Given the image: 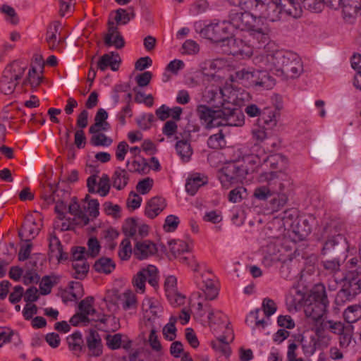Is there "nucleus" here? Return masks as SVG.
<instances>
[{"mask_svg":"<svg viewBox=\"0 0 361 361\" xmlns=\"http://www.w3.org/2000/svg\"><path fill=\"white\" fill-rule=\"evenodd\" d=\"M116 267L114 261L109 257H102L97 259L93 268L98 273L109 274L111 273Z\"/></svg>","mask_w":361,"mask_h":361,"instance_id":"31","label":"nucleus"},{"mask_svg":"<svg viewBox=\"0 0 361 361\" xmlns=\"http://www.w3.org/2000/svg\"><path fill=\"white\" fill-rule=\"evenodd\" d=\"M265 68L284 79H294L303 71L300 59L295 54L283 50H276L263 56Z\"/></svg>","mask_w":361,"mask_h":361,"instance_id":"1","label":"nucleus"},{"mask_svg":"<svg viewBox=\"0 0 361 361\" xmlns=\"http://www.w3.org/2000/svg\"><path fill=\"white\" fill-rule=\"evenodd\" d=\"M108 32L104 36V43L108 47L114 46L121 49L125 45V41L116 25L112 21H109Z\"/></svg>","mask_w":361,"mask_h":361,"instance_id":"20","label":"nucleus"},{"mask_svg":"<svg viewBox=\"0 0 361 361\" xmlns=\"http://www.w3.org/2000/svg\"><path fill=\"white\" fill-rule=\"evenodd\" d=\"M227 42L232 55L243 56H250L252 55V49L250 44H246L243 39L229 37Z\"/></svg>","mask_w":361,"mask_h":361,"instance_id":"21","label":"nucleus"},{"mask_svg":"<svg viewBox=\"0 0 361 361\" xmlns=\"http://www.w3.org/2000/svg\"><path fill=\"white\" fill-rule=\"evenodd\" d=\"M121 58L118 54L110 52L102 56L97 62V68L101 71H104L108 67H110L113 71H116L119 68Z\"/></svg>","mask_w":361,"mask_h":361,"instance_id":"24","label":"nucleus"},{"mask_svg":"<svg viewBox=\"0 0 361 361\" xmlns=\"http://www.w3.org/2000/svg\"><path fill=\"white\" fill-rule=\"evenodd\" d=\"M166 204L164 198L154 197L150 199L145 207V214L150 219H154L166 207Z\"/></svg>","mask_w":361,"mask_h":361,"instance_id":"27","label":"nucleus"},{"mask_svg":"<svg viewBox=\"0 0 361 361\" xmlns=\"http://www.w3.org/2000/svg\"><path fill=\"white\" fill-rule=\"evenodd\" d=\"M349 246L346 238L341 233L328 238L322 249L323 257H338L345 259Z\"/></svg>","mask_w":361,"mask_h":361,"instance_id":"11","label":"nucleus"},{"mask_svg":"<svg viewBox=\"0 0 361 361\" xmlns=\"http://www.w3.org/2000/svg\"><path fill=\"white\" fill-rule=\"evenodd\" d=\"M132 252L133 253V250H132L130 242L126 238L121 242V250L118 253L119 257L122 260H126L130 257Z\"/></svg>","mask_w":361,"mask_h":361,"instance_id":"52","label":"nucleus"},{"mask_svg":"<svg viewBox=\"0 0 361 361\" xmlns=\"http://www.w3.org/2000/svg\"><path fill=\"white\" fill-rule=\"evenodd\" d=\"M154 121L155 118L152 114H145L137 119V123L141 129L148 130Z\"/></svg>","mask_w":361,"mask_h":361,"instance_id":"54","label":"nucleus"},{"mask_svg":"<svg viewBox=\"0 0 361 361\" xmlns=\"http://www.w3.org/2000/svg\"><path fill=\"white\" fill-rule=\"evenodd\" d=\"M137 220L135 218H129L126 220L125 223L123 225V232L128 238H132L135 240L136 235V231L137 228Z\"/></svg>","mask_w":361,"mask_h":361,"instance_id":"44","label":"nucleus"},{"mask_svg":"<svg viewBox=\"0 0 361 361\" xmlns=\"http://www.w3.org/2000/svg\"><path fill=\"white\" fill-rule=\"evenodd\" d=\"M182 48L184 49L185 52L188 54H197L200 50L199 45L196 42L191 39L186 40L183 43Z\"/></svg>","mask_w":361,"mask_h":361,"instance_id":"63","label":"nucleus"},{"mask_svg":"<svg viewBox=\"0 0 361 361\" xmlns=\"http://www.w3.org/2000/svg\"><path fill=\"white\" fill-rule=\"evenodd\" d=\"M202 278V281L198 284L200 289L204 293L206 300H214L219 293L216 286L212 279L204 276Z\"/></svg>","mask_w":361,"mask_h":361,"instance_id":"29","label":"nucleus"},{"mask_svg":"<svg viewBox=\"0 0 361 361\" xmlns=\"http://www.w3.org/2000/svg\"><path fill=\"white\" fill-rule=\"evenodd\" d=\"M58 278L56 276L51 277L45 276L42 278L39 283V289L42 295L49 294L54 283H56Z\"/></svg>","mask_w":361,"mask_h":361,"instance_id":"49","label":"nucleus"},{"mask_svg":"<svg viewBox=\"0 0 361 361\" xmlns=\"http://www.w3.org/2000/svg\"><path fill=\"white\" fill-rule=\"evenodd\" d=\"M49 249L52 254V257L55 256L59 259H66V256L63 257L62 245L59 239L56 235H51L49 238Z\"/></svg>","mask_w":361,"mask_h":361,"instance_id":"41","label":"nucleus"},{"mask_svg":"<svg viewBox=\"0 0 361 361\" xmlns=\"http://www.w3.org/2000/svg\"><path fill=\"white\" fill-rule=\"evenodd\" d=\"M87 247L88 250L87 251L86 250L87 255L92 257H96L99 253L101 248L98 240L94 237H92L88 240Z\"/></svg>","mask_w":361,"mask_h":361,"instance_id":"53","label":"nucleus"},{"mask_svg":"<svg viewBox=\"0 0 361 361\" xmlns=\"http://www.w3.org/2000/svg\"><path fill=\"white\" fill-rule=\"evenodd\" d=\"M274 128H268L261 120H257L251 130L252 139L255 142V145L263 142L269 137V130Z\"/></svg>","mask_w":361,"mask_h":361,"instance_id":"28","label":"nucleus"},{"mask_svg":"<svg viewBox=\"0 0 361 361\" xmlns=\"http://www.w3.org/2000/svg\"><path fill=\"white\" fill-rule=\"evenodd\" d=\"M92 135V136L90 140V142L93 146L109 147L113 142L112 139L109 137H107L104 133H98Z\"/></svg>","mask_w":361,"mask_h":361,"instance_id":"46","label":"nucleus"},{"mask_svg":"<svg viewBox=\"0 0 361 361\" xmlns=\"http://www.w3.org/2000/svg\"><path fill=\"white\" fill-rule=\"evenodd\" d=\"M86 249L85 247H76L73 248L72 262H86Z\"/></svg>","mask_w":361,"mask_h":361,"instance_id":"60","label":"nucleus"},{"mask_svg":"<svg viewBox=\"0 0 361 361\" xmlns=\"http://www.w3.org/2000/svg\"><path fill=\"white\" fill-rule=\"evenodd\" d=\"M249 43L252 49H260L264 46L269 40V37L267 30L262 28L252 27L249 32Z\"/></svg>","mask_w":361,"mask_h":361,"instance_id":"23","label":"nucleus"},{"mask_svg":"<svg viewBox=\"0 0 361 361\" xmlns=\"http://www.w3.org/2000/svg\"><path fill=\"white\" fill-rule=\"evenodd\" d=\"M255 17L250 12L246 11L244 12H238L233 10L229 14L228 23L235 29L249 32L255 27Z\"/></svg>","mask_w":361,"mask_h":361,"instance_id":"14","label":"nucleus"},{"mask_svg":"<svg viewBox=\"0 0 361 361\" xmlns=\"http://www.w3.org/2000/svg\"><path fill=\"white\" fill-rule=\"evenodd\" d=\"M208 146L212 149H221L226 145V140L222 130L218 133L211 135L207 140Z\"/></svg>","mask_w":361,"mask_h":361,"instance_id":"45","label":"nucleus"},{"mask_svg":"<svg viewBox=\"0 0 361 361\" xmlns=\"http://www.w3.org/2000/svg\"><path fill=\"white\" fill-rule=\"evenodd\" d=\"M283 158V157L280 154H272L264 157L262 161L264 164H267L272 169H277L279 162L282 161Z\"/></svg>","mask_w":361,"mask_h":361,"instance_id":"58","label":"nucleus"},{"mask_svg":"<svg viewBox=\"0 0 361 361\" xmlns=\"http://www.w3.org/2000/svg\"><path fill=\"white\" fill-rule=\"evenodd\" d=\"M235 80L244 86L256 90H269L275 85L274 79L267 71L252 68H242L235 72Z\"/></svg>","mask_w":361,"mask_h":361,"instance_id":"5","label":"nucleus"},{"mask_svg":"<svg viewBox=\"0 0 361 361\" xmlns=\"http://www.w3.org/2000/svg\"><path fill=\"white\" fill-rule=\"evenodd\" d=\"M255 11L271 22L280 20L283 14L281 0H257Z\"/></svg>","mask_w":361,"mask_h":361,"instance_id":"10","label":"nucleus"},{"mask_svg":"<svg viewBox=\"0 0 361 361\" xmlns=\"http://www.w3.org/2000/svg\"><path fill=\"white\" fill-rule=\"evenodd\" d=\"M342 230L343 224L340 221L330 219L325 223L323 228V233L329 238L330 235H331V237L335 236L340 233Z\"/></svg>","mask_w":361,"mask_h":361,"instance_id":"37","label":"nucleus"},{"mask_svg":"<svg viewBox=\"0 0 361 361\" xmlns=\"http://www.w3.org/2000/svg\"><path fill=\"white\" fill-rule=\"evenodd\" d=\"M67 342L69 349L75 353H80L82 350L83 341L80 332L76 331L68 336Z\"/></svg>","mask_w":361,"mask_h":361,"instance_id":"38","label":"nucleus"},{"mask_svg":"<svg viewBox=\"0 0 361 361\" xmlns=\"http://www.w3.org/2000/svg\"><path fill=\"white\" fill-rule=\"evenodd\" d=\"M345 324L341 321L329 319L327 317L315 328L314 333L318 338L323 337L326 331L338 334L345 330Z\"/></svg>","mask_w":361,"mask_h":361,"instance_id":"17","label":"nucleus"},{"mask_svg":"<svg viewBox=\"0 0 361 361\" xmlns=\"http://www.w3.org/2000/svg\"><path fill=\"white\" fill-rule=\"evenodd\" d=\"M262 307L264 312V314L267 317H269L271 315L274 314L277 309L274 301L268 298H266L263 300Z\"/></svg>","mask_w":361,"mask_h":361,"instance_id":"57","label":"nucleus"},{"mask_svg":"<svg viewBox=\"0 0 361 361\" xmlns=\"http://www.w3.org/2000/svg\"><path fill=\"white\" fill-rule=\"evenodd\" d=\"M245 112L250 117L259 116L257 120H261L268 128H274L277 124V112L272 111L269 107L262 110L254 104H248L245 108Z\"/></svg>","mask_w":361,"mask_h":361,"instance_id":"13","label":"nucleus"},{"mask_svg":"<svg viewBox=\"0 0 361 361\" xmlns=\"http://www.w3.org/2000/svg\"><path fill=\"white\" fill-rule=\"evenodd\" d=\"M135 13L133 8L129 7L127 9L118 8L115 11L114 20L116 23V26L118 25H126L131 19H133Z\"/></svg>","mask_w":361,"mask_h":361,"instance_id":"34","label":"nucleus"},{"mask_svg":"<svg viewBox=\"0 0 361 361\" xmlns=\"http://www.w3.org/2000/svg\"><path fill=\"white\" fill-rule=\"evenodd\" d=\"M205 183L206 181L203 180L200 176L188 178L185 184V190L189 195H194L197 190Z\"/></svg>","mask_w":361,"mask_h":361,"instance_id":"43","label":"nucleus"},{"mask_svg":"<svg viewBox=\"0 0 361 361\" xmlns=\"http://www.w3.org/2000/svg\"><path fill=\"white\" fill-rule=\"evenodd\" d=\"M68 212L73 215L72 218L74 224H81L86 226L89 224L90 219L85 212L80 208V204L77 202L76 197L72 199V202L68 206Z\"/></svg>","mask_w":361,"mask_h":361,"instance_id":"26","label":"nucleus"},{"mask_svg":"<svg viewBox=\"0 0 361 361\" xmlns=\"http://www.w3.org/2000/svg\"><path fill=\"white\" fill-rule=\"evenodd\" d=\"M153 186V180L149 177L138 182L136 190L142 195L147 194Z\"/></svg>","mask_w":361,"mask_h":361,"instance_id":"56","label":"nucleus"},{"mask_svg":"<svg viewBox=\"0 0 361 361\" xmlns=\"http://www.w3.org/2000/svg\"><path fill=\"white\" fill-rule=\"evenodd\" d=\"M343 317L348 324L356 322L361 317V307L359 305L348 307L343 312Z\"/></svg>","mask_w":361,"mask_h":361,"instance_id":"36","label":"nucleus"},{"mask_svg":"<svg viewBox=\"0 0 361 361\" xmlns=\"http://www.w3.org/2000/svg\"><path fill=\"white\" fill-rule=\"evenodd\" d=\"M200 35L215 43L227 41L229 38L230 27L227 21L214 20L211 23L203 27Z\"/></svg>","mask_w":361,"mask_h":361,"instance_id":"9","label":"nucleus"},{"mask_svg":"<svg viewBox=\"0 0 361 361\" xmlns=\"http://www.w3.org/2000/svg\"><path fill=\"white\" fill-rule=\"evenodd\" d=\"M190 137L189 130L184 131L180 136H176V139L179 140L176 144V149L178 154L183 161H188L192 154V149L188 139Z\"/></svg>","mask_w":361,"mask_h":361,"instance_id":"18","label":"nucleus"},{"mask_svg":"<svg viewBox=\"0 0 361 361\" xmlns=\"http://www.w3.org/2000/svg\"><path fill=\"white\" fill-rule=\"evenodd\" d=\"M311 298L313 302L305 306V314L309 322L312 324L314 331L318 324L326 317L325 314L329 301L324 285L322 283L315 285L312 290Z\"/></svg>","mask_w":361,"mask_h":361,"instance_id":"4","label":"nucleus"},{"mask_svg":"<svg viewBox=\"0 0 361 361\" xmlns=\"http://www.w3.org/2000/svg\"><path fill=\"white\" fill-rule=\"evenodd\" d=\"M312 231V226L307 219H299L295 226L293 228V232L302 240L305 239Z\"/></svg>","mask_w":361,"mask_h":361,"instance_id":"39","label":"nucleus"},{"mask_svg":"<svg viewBox=\"0 0 361 361\" xmlns=\"http://www.w3.org/2000/svg\"><path fill=\"white\" fill-rule=\"evenodd\" d=\"M86 343L90 355L98 357L102 355V340L100 336L95 330L91 329L90 331L88 336L86 337Z\"/></svg>","mask_w":361,"mask_h":361,"instance_id":"25","label":"nucleus"},{"mask_svg":"<svg viewBox=\"0 0 361 361\" xmlns=\"http://www.w3.org/2000/svg\"><path fill=\"white\" fill-rule=\"evenodd\" d=\"M142 197L133 191L130 192L129 197L127 200L128 207H131L133 209H137L140 207Z\"/></svg>","mask_w":361,"mask_h":361,"instance_id":"62","label":"nucleus"},{"mask_svg":"<svg viewBox=\"0 0 361 361\" xmlns=\"http://www.w3.org/2000/svg\"><path fill=\"white\" fill-rule=\"evenodd\" d=\"M179 219L175 215H169L165 219L164 229L168 232L174 231L179 224Z\"/></svg>","mask_w":361,"mask_h":361,"instance_id":"59","label":"nucleus"},{"mask_svg":"<svg viewBox=\"0 0 361 361\" xmlns=\"http://www.w3.org/2000/svg\"><path fill=\"white\" fill-rule=\"evenodd\" d=\"M170 250L173 255L188 251V245L181 240H172L168 242Z\"/></svg>","mask_w":361,"mask_h":361,"instance_id":"51","label":"nucleus"},{"mask_svg":"<svg viewBox=\"0 0 361 361\" xmlns=\"http://www.w3.org/2000/svg\"><path fill=\"white\" fill-rule=\"evenodd\" d=\"M342 279V288L335 297V303L339 306L352 301L361 293V277L346 274Z\"/></svg>","mask_w":361,"mask_h":361,"instance_id":"7","label":"nucleus"},{"mask_svg":"<svg viewBox=\"0 0 361 361\" xmlns=\"http://www.w3.org/2000/svg\"><path fill=\"white\" fill-rule=\"evenodd\" d=\"M147 280L154 287L158 284L157 269L153 265H149L147 268L140 271L134 277L133 283L134 286L143 293Z\"/></svg>","mask_w":361,"mask_h":361,"instance_id":"15","label":"nucleus"},{"mask_svg":"<svg viewBox=\"0 0 361 361\" xmlns=\"http://www.w3.org/2000/svg\"><path fill=\"white\" fill-rule=\"evenodd\" d=\"M135 245L133 249V255L138 259H144L149 256L154 255L157 252V247L155 244L149 240L140 241L138 238L135 237Z\"/></svg>","mask_w":361,"mask_h":361,"instance_id":"19","label":"nucleus"},{"mask_svg":"<svg viewBox=\"0 0 361 361\" xmlns=\"http://www.w3.org/2000/svg\"><path fill=\"white\" fill-rule=\"evenodd\" d=\"M353 326L348 325L345 327L343 332L338 334L339 345L341 348H347L351 343L353 339Z\"/></svg>","mask_w":361,"mask_h":361,"instance_id":"42","label":"nucleus"},{"mask_svg":"<svg viewBox=\"0 0 361 361\" xmlns=\"http://www.w3.org/2000/svg\"><path fill=\"white\" fill-rule=\"evenodd\" d=\"M197 115L207 128L219 126H242L245 123L243 111L238 108L222 106L213 110L206 105H199Z\"/></svg>","mask_w":361,"mask_h":361,"instance_id":"2","label":"nucleus"},{"mask_svg":"<svg viewBox=\"0 0 361 361\" xmlns=\"http://www.w3.org/2000/svg\"><path fill=\"white\" fill-rule=\"evenodd\" d=\"M345 259L338 257H324L321 262L322 271L326 275H329V283L328 284L329 289L334 290L336 288L338 283L342 281V276L344 275L341 270V264Z\"/></svg>","mask_w":361,"mask_h":361,"instance_id":"8","label":"nucleus"},{"mask_svg":"<svg viewBox=\"0 0 361 361\" xmlns=\"http://www.w3.org/2000/svg\"><path fill=\"white\" fill-rule=\"evenodd\" d=\"M253 197L259 201H266L271 197H274V195L267 183V185L257 187L254 190Z\"/></svg>","mask_w":361,"mask_h":361,"instance_id":"47","label":"nucleus"},{"mask_svg":"<svg viewBox=\"0 0 361 361\" xmlns=\"http://www.w3.org/2000/svg\"><path fill=\"white\" fill-rule=\"evenodd\" d=\"M121 336L119 334L114 336L108 335L106 336V345L112 350L118 349L121 347Z\"/></svg>","mask_w":361,"mask_h":361,"instance_id":"61","label":"nucleus"},{"mask_svg":"<svg viewBox=\"0 0 361 361\" xmlns=\"http://www.w3.org/2000/svg\"><path fill=\"white\" fill-rule=\"evenodd\" d=\"M94 298L89 296L81 300L79 303L78 307L81 313L87 315H92L96 313L95 309L92 307Z\"/></svg>","mask_w":361,"mask_h":361,"instance_id":"48","label":"nucleus"},{"mask_svg":"<svg viewBox=\"0 0 361 361\" xmlns=\"http://www.w3.org/2000/svg\"><path fill=\"white\" fill-rule=\"evenodd\" d=\"M152 74L149 71H145L135 77V80L140 87L147 86L152 79Z\"/></svg>","mask_w":361,"mask_h":361,"instance_id":"64","label":"nucleus"},{"mask_svg":"<svg viewBox=\"0 0 361 361\" xmlns=\"http://www.w3.org/2000/svg\"><path fill=\"white\" fill-rule=\"evenodd\" d=\"M343 20L353 23L359 14L361 15V0H342L341 6Z\"/></svg>","mask_w":361,"mask_h":361,"instance_id":"16","label":"nucleus"},{"mask_svg":"<svg viewBox=\"0 0 361 361\" xmlns=\"http://www.w3.org/2000/svg\"><path fill=\"white\" fill-rule=\"evenodd\" d=\"M37 262L31 259L26 263V272L23 275V282L25 285L31 283H37L40 280L39 275L34 269Z\"/></svg>","mask_w":361,"mask_h":361,"instance_id":"32","label":"nucleus"},{"mask_svg":"<svg viewBox=\"0 0 361 361\" xmlns=\"http://www.w3.org/2000/svg\"><path fill=\"white\" fill-rule=\"evenodd\" d=\"M287 4H282L283 14L294 18H300L302 13L301 2L298 0H286Z\"/></svg>","mask_w":361,"mask_h":361,"instance_id":"33","label":"nucleus"},{"mask_svg":"<svg viewBox=\"0 0 361 361\" xmlns=\"http://www.w3.org/2000/svg\"><path fill=\"white\" fill-rule=\"evenodd\" d=\"M39 231V228L37 227L35 221L32 216H28L18 231V236L21 240L30 242L38 235Z\"/></svg>","mask_w":361,"mask_h":361,"instance_id":"22","label":"nucleus"},{"mask_svg":"<svg viewBox=\"0 0 361 361\" xmlns=\"http://www.w3.org/2000/svg\"><path fill=\"white\" fill-rule=\"evenodd\" d=\"M257 0H228L230 5L240 8L245 11L256 8Z\"/></svg>","mask_w":361,"mask_h":361,"instance_id":"50","label":"nucleus"},{"mask_svg":"<svg viewBox=\"0 0 361 361\" xmlns=\"http://www.w3.org/2000/svg\"><path fill=\"white\" fill-rule=\"evenodd\" d=\"M247 174V170L243 165L231 162L223 168L220 180L224 185L226 183H238L242 182Z\"/></svg>","mask_w":361,"mask_h":361,"instance_id":"12","label":"nucleus"},{"mask_svg":"<svg viewBox=\"0 0 361 361\" xmlns=\"http://www.w3.org/2000/svg\"><path fill=\"white\" fill-rule=\"evenodd\" d=\"M110 190L109 178L108 175L103 174L98 183V190L96 192L100 194L101 196L105 197L107 195Z\"/></svg>","mask_w":361,"mask_h":361,"instance_id":"55","label":"nucleus"},{"mask_svg":"<svg viewBox=\"0 0 361 361\" xmlns=\"http://www.w3.org/2000/svg\"><path fill=\"white\" fill-rule=\"evenodd\" d=\"M346 267L348 269L347 274L361 277V257L360 253L357 256L350 257L346 263Z\"/></svg>","mask_w":361,"mask_h":361,"instance_id":"40","label":"nucleus"},{"mask_svg":"<svg viewBox=\"0 0 361 361\" xmlns=\"http://www.w3.org/2000/svg\"><path fill=\"white\" fill-rule=\"evenodd\" d=\"M26 67L22 66L17 61H13L4 68L0 80V90L6 94H11L18 80L23 76Z\"/></svg>","mask_w":361,"mask_h":361,"instance_id":"6","label":"nucleus"},{"mask_svg":"<svg viewBox=\"0 0 361 361\" xmlns=\"http://www.w3.org/2000/svg\"><path fill=\"white\" fill-rule=\"evenodd\" d=\"M129 175L126 170L118 167L112 176L113 186L117 190L123 189L128 184Z\"/></svg>","mask_w":361,"mask_h":361,"instance_id":"30","label":"nucleus"},{"mask_svg":"<svg viewBox=\"0 0 361 361\" xmlns=\"http://www.w3.org/2000/svg\"><path fill=\"white\" fill-rule=\"evenodd\" d=\"M72 276L76 279L82 280L89 271L90 265L87 262H72Z\"/></svg>","mask_w":361,"mask_h":361,"instance_id":"35","label":"nucleus"},{"mask_svg":"<svg viewBox=\"0 0 361 361\" xmlns=\"http://www.w3.org/2000/svg\"><path fill=\"white\" fill-rule=\"evenodd\" d=\"M261 178L266 180L271 189L274 197L271 200L272 209L279 210L284 207L288 200V196L293 190V181L287 174L279 171L265 172Z\"/></svg>","mask_w":361,"mask_h":361,"instance_id":"3","label":"nucleus"}]
</instances>
